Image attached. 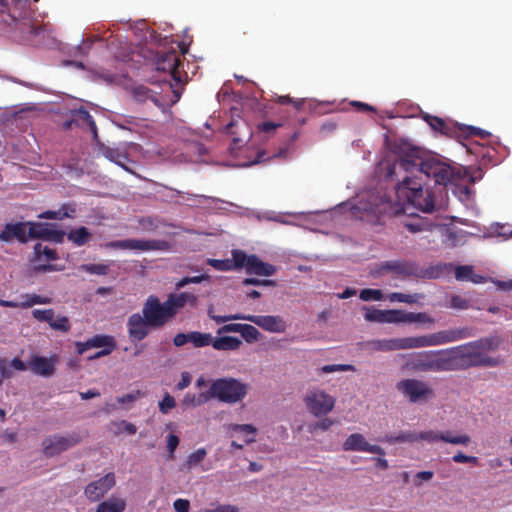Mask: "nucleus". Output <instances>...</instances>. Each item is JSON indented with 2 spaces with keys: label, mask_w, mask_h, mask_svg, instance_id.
Masks as SVG:
<instances>
[{
  "label": "nucleus",
  "mask_w": 512,
  "mask_h": 512,
  "mask_svg": "<svg viewBox=\"0 0 512 512\" xmlns=\"http://www.w3.org/2000/svg\"><path fill=\"white\" fill-rule=\"evenodd\" d=\"M401 172L407 175L397 184V194L406 197L409 204L425 213L434 211V193L423 189L417 180L418 174L432 178L435 183L444 186L462 178L460 167H454L435 156L424 158L420 149L407 145L400 147L399 157L389 166L386 177L393 179L394 175Z\"/></svg>",
  "instance_id": "f257e3e1"
},
{
  "label": "nucleus",
  "mask_w": 512,
  "mask_h": 512,
  "mask_svg": "<svg viewBox=\"0 0 512 512\" xmlns=\"http://www.w3.org/2000/svg\"><path fill=\"white\" fill-rule=\"evenodd\" d=\"M498 345L499 342L494 337L481 338L448 350L450 356L447 359H451L455 369L497 367L501 364V359L489 356L488 352L497 349Z\"/></svg>",
  "instance_id": "f03ea898"
},
{
  "label": "nucleus",
  "mask_w": 512,
  "mask_h": 512,
  "mask_svg": "<svg viewBox=\"0 0 512 512\" xmlns=\"http://www.w3.org/2000/svg\"><path fill=\"white\" fill-rule=\"evenodd\" d=\"M473 336V330L468 327L451 328L428 335L396 338L397 350H408L439 346Z\"/></svg>",
  "instance_id": "7ed1b4c3"
},
{
  "label": "nucleus",
  "mask_w": 512,
  "mask_h": 512,
  "mask_svg": "<svg viewBox=\"0 0 512 512\" xmlns=\"http://www.w3.org/2000/svg\"><path fill=\"white\" fill-rule=\"evenodd\" d=\"M447 350H429L407 354L403 368L414 372H444L455 370L451 359L441 357Z\"/></svg>",
  "instance_id": "20e7f679"
},
{
  "label": "nucleus",
  "mask_w": 512,
  "mask_h": 512,
  "mask_svg": "<svg viewBox=\"0 0 512 512\" xmlns=\"http://www.w3.org/2000/svg\"><path fill=\"white\" fill-rule=\"evenodd\" d=\"M164 326L149 298L143 304L142 314L133 313L127 320L128 336L132 342L144 340L151 332V329H158Z\"/></svg>",
  "instance_id": "39448f33"
},
{
  "label": "nucleus",
  "mask_w": 512,
  "mask_h": 512,
  "mask_svg": "<svg viewBox=\"0 0 512 512\" xmlns=\"http://www.w3.org/2000/svg\"><path fill=\"white\" fill-rule=\"evenodd\" d=\"M247 385L236 378L224 377L214 380L209 388L210 397L221 402L234 404L247 395Z\"/></svg>",
  "instance_id": "423d86ee"
},
{
  "label": "nucleus",
  "mask_w": 512,
  "mask_h": 512,
  "mask_svg": "<svg viewBox=\"0 0 512 512\" xmlns=\"http://www.w3.org/2000/svg\"><path fill=\"white\" fill-rule=\"evenodd\" d=\"M212 308L208 310V315L217 324L226 323L231 320H246L254 323L265 331L271 333H283L286 330V322L281 316L278 315H245L241 313L232 315H214Z\"/></svg>",
  "instance_id": "0eeeda50"
},
{
  "label": "nucleus",
  "mask_w": 512,
  "mask_h": 512,
  "mask_svg": "<svg viewBox=\"0 0 512 512\" xmlns=\"http://www.w3.org/2000/svg\"><path fill=\"white\" fill-rule=\"evenodd\" d=\"M150 302L158 313L159 317L163 321L164 325L175 317L178 310L183 308L187 303L194 306L197 303V297L188 292H181L179 294H170L167 300L163 303L160 302L159 298L150 295Z\"/></svg>",
  "instance_id": "6e6552de"
},
{
  "label": "nucleus",
  "mask_w": 512,
  "mask_h": 512,
  "mask_svg": "<svg viewBox=\"0 0 512 512\" xmlns=\"http://www.w3.org/2000/svg\"><path fill=\"white\" fill-rule=\"evenodd\" d=\"M106 248L135 251H169L171 244L162 239H124L114 240L105 244Z\"/></svg>",
  "instance_id": "1a4fd4ad"
},
{
  "label": "nucleus",
  "mask_w": 512,
  "mask_h": 512,
  "mask_svg": "<svg viewBox=\"0 0 512 512\" xmlns=\"http://www.w3.org/2000/svg\"><path fill=\"white\" fill-rule=\"evenodd\" d=\"M396 389L408 399L410 403L428 401L434 397V391L427 382L415 378L399 381Z\"/></svg>",
  "instance_id": "9d476101"
},
{
  "label": "nucleus",
  "mask_w": 512,
  "mask_h": 512,
  "mask_svg": "<svg viewBox=\"0 0 512 512\" xmlns=\"http://www.w3.org/2000/svg\"><path fill=\"white\" fill-rule=\"evenodd\" d=\"M307 410L315 417L329 414L335 406V398L321 389L309 390L303 399Z\"/></svg>",
  "instance_id": "9b49d317"
},
{
  "label": "nucleus",
  "mask_w": 512,
  "mask_h": 512,
  "mask_svg": "<svg viewBox=\"0 0 512 512\" xmlns=\"http://www.w3.org/2000/svg\"><path fill=\"white\" fill-rule=\"evenodd\" d=\"M81 441L82 437L77 432L67 433L66 435L54 434L43 440V453L46 457H54L76 446Z\"/></svg>",
  "instance_id": "f8f14e48"
},
{
  "label": "nucleus",
  "mask_w": 512,
  "mask_h": 512,
  "mask_svg": "<svg viewBox=\"0 0 512 512\" xmlns=\"http://www.w3.org/2000/svg\"><path fill=\"white\" fill-rule=\"evenodd\" d=\"M37 2L38 0H33ZM0 13L7 14L12 22L18 21L29 28L30 33H37V29L27 21L30 15V0H0Z\"/></svg>",
  "instance_id": "ddd939ff"
},
{
  "label": "nucleus",
  "mask_w": 512,
  "mask_h": 512,
  "mask_svg": "<svg viewBox=\"0 0 512 512\" xmlns=\"http://www.w3.org/2000/svg\"><path fill=\"white\" fill-rule=\"evenodd\" d=\"M181 55L174 49L158 52L156 57V69L158 71L168 72L171 77L179 82L181 81L182 71Z\"/></svg>",
  "instance_id": "4468645a"
},
{
  "label": "nucleus",
  "mask_w": 512,
  "mask_h": 512,
  "mask_svg": "<svg viewBox=\"0 0 512 512\" xmlns=\"http://www.w3.org/2000/svg\"><path fill=\"white\" fill-rule=\"evenodd\" d=\"M28 236L30 239H42L62 243L65 232L54 228V224L30 222L28 228Z\"/></svg>",
  "instance_id": "2eb2a0df"
},
{
  "label": "nucleus",
  "mask_w": 512,
  "mask_h": 512,
  "mask_svg": "<svg viewBox=\"0 0 512 512\" xmlns=\"http://www.w3.org/2000/svg\"><path fill=\"white\" fill-rule=\"evenodd\" d=\"M116 484V477L113 472L107 473L100 479L89 483L84 490L85 496L92 502L103 498Z\"/></svg>",
  "instance_id": "dca6fc26"
},
{
  "label": "nucleus",
  "mask_w": 512,
  "mask_h": 512,
  "mask_svg": "<svg viewBox=\"0 0 512 512\" xmlns=\"http://www.w3.org/2000/svg\"><path fill=\"white\" fill-rule=\"evenodd\" d=\"M342 448L344 451L368 452L379 456H385V450L382 447L370 444L364 435L360 433H353L349 435L343 442Z\"/></svg>",
  "instance_id": "f3484780"
},
{
  "label": "nucleus",
  "mask_w": 512,
  "mask_h": 512,
  "mask_svg": "<svg viewBox=\"0 0 512 512\" xmlns=\"http://www.w3.org/2000/svg\"><path fill=\"white\" fill-rule=\"evenodd\" d=\"M29 223L30 222L7 223L0 232V240L8 243L15 239L20 243H26L30 239L27 229V227L29 228Z\"/></svg>",
  "instance_id": "a211bd4d"
},
{
  "label": "nucleus",
  "mask_w": 512,
  "mask_h": 512,
  "mask_svg": "<svg viewBox=\"0 0 512 512\" xmlns=\"http://www.w3.org/2000/svg\"><path fill=\"white\" fill-rule=\"evenodd\" d=\"M57 356L44 357L34 355L31 357L28 365L29 369L36 375L43 377H50L55 372V365L57 363Z\"/></svg>",
  "instance_id": "6ab92c4d"
},
{
  "label": "nucleus",
  "mask_w": 512,
  "mask_h": 512,
  "mask_svg": "<svg viewBox=\"0 0 512 512\" xmlns=\"http://www.w3.org/2000/svg\"><path fill=\"white\" fill-rule=\"evenodd\" d=\"M116 341L111 335L97 334L85 342H76L78 354H83L90 348L116 349Z\"/></svg>",
  "instance_id": "aec40b11"
},
{
  "label": "nucleus",
  "mask_w": 512,
  "mask_h": 512,
  "mask_svg": "<svg viewBox=\"0 0 512 512\" xmlns=\"http://www.w3.org/2000/svg\"><path fill=\"white\" fill-rule=\"evenodd\" d=\"M380 270L390 271L402 277L420 276L419 270L415 264L400 260L386 261L381 265Z\"/></svg>",
  "instance_id": "412c9836"
},
{
  "label": "nucleus",
  "mask_w": 512,
  "mask_h": 512,
  "mask_svg": "<svg viewBox=\"0 0 512 512\" xmlns=\"http://www.w3.org/2000/svg\"><path fill=\"white\" fill-rule=\"evenodd\" d=\"M399 310H380L376 308L367 309L364 318L369 322L398 323Z\"/></svg>",
  "instance_id": "4be33fe9"
},
{
  "label": "nucleus",
  "mask_w": 512,
  "mask_h": 512,
  "mask_svg": "<svg viewBox=\"0 0 512 512\" xmlns=\"http://www.w3.org/2000/svg\"><path fill=\"white\" fill-rule=\"evenodd\" d=\"M423 119L431 127L432 130L440 132L442 135L452 137L454 134H458L459 132V127H457L455 124L446 122L440 117L425 114Z\"/></svg>",
  "instance_id": "5701e85b"
},
{
  "label": "nucleus",
  "mask_w": 512,
  "mask_h": 512,
  "mask_svg": "<svg viewBox=\"0 0 512 512\" xmlns=\"http://www.w3.org/2000/svg\"><path fill=\"white\" fill-rule=\"evenodd\" d=\"M247 274L258 276H272L276 273V267L270 263L262 261L257 255H250V261L246 270Z\"/></svg>",
  "instance_id": "b1692460"
},
{
  "label": "nucleus",
  "mask_w": 512,
  "mask_h": 512,
  "mask_svg": "<svg viewBox=\"0 0 512 512\" xmlns=\"http://www.w3.org/2000/svg\"><path fill=\"white\" fill-rule=\"evenodd\" d=\"M75 126L89 129L97 137V126L92 115L84 107L71 111Z\"/></svg>",
  "instance_id": "393cba45"
},
{
  "label": "nucleus",
  "mask_w": 512,
  "mask_h": 512,
  "mask_svg": "<svg viewBox=\"0 0 512 512\" xmlns=\"http://www.w3.org/2000/svg\"><path fill=\"white\" fill-rule=\"evenodd\" d=\"M248 134V128L243 120H231L225 127L224 132L232 136V149L240 147L244 143L241 137L242 131Z\"/></svg>",
  "instance_id": "a878e982"
},
{
  "label": "nucleus",
  "mask_w": 512,
  "mask_h": 512,
  "mask_svg": "<svg viewBox=\"0 0 512 512\" xmlns=\"http://www.w3.org/2000/svg\"><path fill=\"white\" fill-rule=\"evenodd\" d=\"M212 347L218 351H234L240 348L242 341L233 336H222L216 339L212 338Z\"/></svg>",
  "instance_id": "bb28decb"
},
{
  "label": "nucleus",
  "mask_w": 512,
  "mask_h": 512,
  "mask_svg": "<svg viewBox=\"0 0 512 512\" xmlns=\"http://www.w3.org/2000/svg\"><path fill=\"white\" fill-rule=\"evenodd\" d=\"M133 97L138 102H146L148 100L152 101L156 106L162 107L163 104L158 99V92L153 91L147 86L139 85L134 87L133 89Z\"/></svg>",
  "instance_id": "cd10ccee"
},
{
  "label": "nucleus",
  "mask_w": 512,
  "mask_h": 512,
  "mask_svg": "<svg viewBox=\"0 0 512 512\" xmlns=\"http://www.w3.org/2000/svg\"><path fill=\"white\" fill-rule=\"evenodd\" d=\"M428 323L433 324L435 322L434 318L428 315L425 312H407L404 310H399L398 323Z\"/></svg>",
  "instance_id": "c85d7f7f"
},
{
  "label": "nucleus",
  "mask_w": 512,
  "mask_h": 512,
  "mask_svg": "<svg viewBox=\"0 0 512 512\" xmlns=\"http://www.w3.org/2000/svg\"><path fill=\"white\" fill-rule=\"evenodd\" d=\"M455 278L458 281H471L475 284L485 282L481 275L474 274L473 267L469 265H459L455 268Z\"/></svg>",
  "instance_id": "c756f323"
},
{
  "label": "nucleus",
  "mask_w": 512,
  "mask_h": 512,
  "mask_svg": "<svg viewBox=\"0 0 512 512\" xmlns=\"http://www.w3.org/2000/svg\"><path fill=\"white\" fill-rule=\"evenodd\" d=\"M125 508L126 502L124 499L112 496L99 503L95 512H123Z\"/></svg>",
  "instance_id": "7c9ffc66"
},
{
  "label": "nucleus",
  "mask_w": 512,
  "mask_h": 512,
  "mask_svg": "<svg viewBox=\"0 0 512 512\" xmlns=\"http://www.w3.org/2000/svg\"><path fill=\"white\" fill-rule=\"evenodd\" d=\"M58 259L57 252L54 249L44 246L41 243H36L34 246L33 257L31 262L37 263L40 261H53Z\"/></svg>",
  "instance_id": "2f4dec72"
},
{
  "label": "nucleus",
  "mask_w": 512,
  "mask_h": 512,
  "mask_svg": "<svg viewBox=\"0 0 512 512\" xmlns=\"http://www.w3.org/2000/svg\"><path fill=\"white\" fill-rule=\"evenodd\" d=\"M103 155L108 160L116 163L125 170L129 171V169L125 166V163L128 161V156L122 149L114 147H105L103 149Z\"/></svg>",
  "instance_id": "473e14b6"
},
{
  "label": "nucleus",
  "mask_w": 512,
  "mask_h": 512,
  "mask_svg": "<svg viewBox=\"0 0 512 512\" xmlns=\"http://www.w3.org/2000/svg\"><path fill=\"white\" fill-rule=\"evenodd\" d=\"M380 441L387 442L389 444L396 443H414L419 441L418 433L414 431H403L398 435H385Z\"/></svg>",
  "instance_id": "72a5a7b5"
},
{
  "label": "nucleus",
  "mask_w": 512,
  "mask_h": 512,
  "mask_svg": "<svg viewBox=\"0 0 512 512\" xmlns=\"http://www.w3.org/2000/svg\"><path fill=\"white\" fill-rule=\"evenodd\" d=\"M91 236V233L86 227L80 226L76 229H72L67 234V239L73 242L76 246H83L90 241Z\"/></svg>",
  "instance_id": "f704fd0d"
},
{
  "label": "nucleus",
  "mask_w": 512,
  "mask_h": 512,
  "mask_svg": "<svg viewBox=\"0 0 512 512\" xmlns=\"http://www.w3.org/2000/svg\"><path fill=\"white\" fill-rule=\"evenodd\" d=\"M76 210L72 205L65 204L58 211H45L39 215L40 218L62 220L74 217Z\"/></svg>",
  "instance_id": "c9c22d12"
},
{
  "label": "nucleus",
  "mask_w": 512,
  "mask_h": 512,
  "mask_svg": "<svg viewBox=\"0 0 512 512\" xmlns=\"http://www.w3.org/2000/svg\"><path fill=\"white\" fill-rule=\"evenodd\" d=\"M366 345L374 351L388 352L397 350L396 338L372 340L368 341Z\"/></svg>",
  "instance_id": "e433bc0d"
},
{
  "label": "nucleus",
  "mask_w": 512,
  "mask_h": 512,
  "mask_svg": "<svg viewBox=\"0 0 512 512\" xmlns=\"http://www.w3.org/2000/svg\"><path fill=\"white\" fill-rule=\"evenodd\" d=\"M452 268V264L438 263L428 267L420 276L428 279H437L445 275Z\"/></svg>",
  "instance_id": "4c0bfd02"
},
{
  "label": "nucleus",
  "mask_w": 512,
  "mask_h": 512,
  "mask_svg": "<svg viewBox=\"0 0 512 512\" xmlns=\"http://www.w3.org/2000/svg\"><path fill=\"white\" fill-rule=\"evenodd\" d=\"M231 254L232 259H230V262L232 264V270H238L242 268L247 270L250 261V255H247L246 252L240 249H233Z\"/></svg>",
  "instance_id": "58836bf2"
},
{
  "label": "nucleus",
  "mask_w": 512,
  "mask_h": 512,
  "mask_svg": "<svg viewBox=\"0 0 512 512\" xmlns=\"http://www.w3.org/2000/svg\"><path fill=\"white\" fill-rule=\"evenodd\" d=\"M211 399L209 390L206 393L196 395L194 393H186L182 399V405L185 407L200 406Z\"/></svg>",
  "instance_id": "ea45409f"
},
{
  "label": "nucleus",
  "mask_w": 512,
  "mask_h": 512,
  "mask_svg": "<svg viewBox=\"0 0 512 512\" xmlns=\"http://www.w3.org/2000/svg\"><path fill=\"white\" fill-rule=\"evenodd\" d=\"M212 335L210 333H202L198 331L189 332V343L194 348H202L211 345Z\"/></svg>",
  "instance_id": "a19ab883"
},
{
  "label": "nucleus",
  "mask_w": 512,
  "mask_h": 512,
  "mask_svg": "<svg viewBox=\"0 0 512 512\" xmlns=\"http://www.w3.org/2000/svg\"><path fill=\"white\" fill-rule=\"evenodd\" d=\"M441 441L453 445L467 446L471 442V437L467 434L453 435L451 431L441 432Z\"/></svg>",
  "instance_id": "79ce46f5"
},
{
  "label": "nucleus",
  "mask_w": 512,
  "mask_h": 512,
  "mask_svg": "<svg viewBox=\"0 0 512 512\" xmlns=\"http://www.w3.org/2000/svg\"><path fill=\"white\" fill-rule=\"evenodd\" d=\"M22 302H18V308H29L36 304H48L50 303V298L42 297L36 294H24L22 295Z\"/></svg>",
  "instance_id": "37998d69"
},
{
  "label": "nucleus",
  "mask_w": 512,
  "mask_h": 512,
  "mask_svg": "<svg viewBox=\"0 0 512 512\" xmlns=\"http://www.w3.org/2000/svg\"><path fill=\"white\" fill-rule=\"evenodd\" d=\"M424 298L423 294L415 293V294H405L401 292H393L389 294L388 299L391 302H402L407 304L416 303L419 299Z\"/></svg>",
  "instance_id": "c03bdc74"
},
{
  "label": "nucleus",
  "mask_w": 512,
  "mask_h": 512,
  "mask_svg": "<svg viewBox=\"0 0 512 512\" xmlns=\"http://www.w3.org/2000/svg\"><path fill=\"white\" fill-rule=\"evenodd\" d=\"M459 132L458 135L464 136V137H479L481 139H486L491 135L490 132L482 130L480 128H476L473 126H459L458 128Z\"/></svg>",
  "instance_id": "a18cd8bd"
},
{
  "label": "nucleus",
  "mask_w": 512,
  "mask_h": 512,
  "mask_svg": "<svg viewBox=\"0 0 512 512\" xmlns=\"http://www.w3.org/2000/svg\"><path fill=\"white\" fill-rule=\"evenodd\" d=\"M206 456H207L206 449L199 448L187 457L183 466L187 470H190L192 467L200 464L205 459Z\"/></svg>",
  "instance_id": "49530a36"
},
{
  "label": "nucleus",
  "mask_w": 512,
  "mask_h": 512,
  "mask_svg": "<svg viewBox=\"0 0 512 512\" xmlns=\"http://www.w3.org/2000/svg\"><path fill=\"white\" fill-rule=\"evenodd\" d=\"M230 429L234 432H241V433H244V434H251L252 437L251 438H246L245 439V443L246 444H251L253 442H255V434L257 432V429L256 427H254L253 425L251 424H232L230 426Z\"/></svg>",
  "instance_id": "de8ad7c7"
},
{
  "label": "nucleus",
  "mask_w": 512,
  "mask_h": 512,
  "mask_svg": "<svg viewBox=\"0 0 512 512\" xmlns=\"http://www.w3.org/2000/svg\"><path fill=\"white\" fill-rule=\"evenodd\" d=\"M241 336L248 343H253L259 340L260 332L250 324H243L240 331Z\"/></svg>",
  "instance_id": "09e8293b"
},
{
  "label": "nucleus",
  "mask_w": 512,
  "mask_h": 512,
  "mask_svg": "<svg viewBox=\"0 0 512 512\" xmlns=\"http://www.w3.org/2000/svg\"><path fill=\"white\" fill-rule=\"evenodd\" d=\"M81 270L96 275H106L109 272V266L106 264H83Z\"/></svg>",
  "instance_id": "8fccbe9b"
},
{
  "label": "nucleus",
  "mask_w": 512,
  "mask_h": 512,
  "mask_svg": "<svg viewBox=\"0 0 512 512\" xmlns=\"http://www.w3.org/2000/svg\"><path fill=\"white\" fill-rule=\"evenodd\" d=\"M50 327L54 330L61 331V332H68L71 328L70 321L68 317L66 316H59L55 319V316L53 317V321L50 322Z\"/></svg>",
  "instance_id": "3c124183"
},
{
  "label": "nucleus",
  "mask_w": 512,
  "mask_h": 512,
  "mask_svg": "<svg viewBox=\"0 0 512 512\" xmlns=\"http://www.w3.org/2000/svg\"><path fill=\"white\" fill-rule=\"evenodd\" d=\"M359 297L363 301H380L383 294L381 290L366 288L360 291Z\"/></svg>",
  "instance_id": "603ef678"
},
{
  "label": "nucleus",
  "mask_w": 512,
  "mask_h": 512,
  "mask_svg": "<svg viewBox=\"0 0 512 512\" xmlns=\"http://www.w3.org/2000/svg\"><path fill=\"white\" fill-rule=\"evenodd\" d=\"M355 368L353 365H349V364H329V365H324L322 366L319 371L322 373V374H328V373H333V372H344V371H354Z\"/></svg>",
  "instance_id": "864d4df0"
},
{
  "label": "nucleus",
  "mask_w": 512,
  "mask_h": 512,
  "mask_svg": "<svg viewBox=\"0 0 512 512\" xmlns=\"http://www.w3.org/2000/svg\"><path fill=\"white\" fill-rule=\"evenodd\" d=\"M449 307L459 310H466L471 307V303L460 295H451L449 299Z\"/></svg>",
  "instance_id": "5fc2aeb1"
},
{
  "label": "nucleus",
  "mask_w": 512,
  "mask_h": 512,
  "mask_svg": "<svg viewBox=\"0 0 512 512\" xmlns=\"http://www.w3.org/2000/svg\"><path fill=\"white\" fill-rule=\"evenodd\" d=\"M402 225L412 233L421 232L426 227V222L421 218L403 221Z\"/></svg>",
  "instance_id": "6e6d98bb"
},
{
  "label": "nucleus",
  "mask_w": 512,
  "mask_h": 512,
  "mask_svg": "<svg viewBox=\"0 0 512 512\" xmlns=\"http://www.w3.org/2000/svg\"><path fill=\"white\" fill-rule=\"evenodd\" d=\"M32 314L38 321L47 322L48 324L53 321V317L55 316L54 310L52 309H35Z\"/></svg>",
  "instance_id": "4d7b16f0"
},
{
  "label": "nucleus",
  "mask_w": 512,
  "mask_h": 512,
  "mask_svg": "<svg viewBox=\"0 0 512 512\" xmlns=\"http://www.w3.org/2000/svg\"><path fill=\"white\" fill-rule=\"evenodd\" d=\"M207 264L219 271H231L230 259H208Z\"/></svg>",
  "instance_id": "13d9d810"
},
{
  "label": "nucleus",
  "mask_w": 512,
  "mask_h": 512,
  "mask_svg": "<svg viewBox=\"0 0 512 512\" xmlns=\"http://www.w3.org/2000/svg\"><path fill=\"white\" fill-rule=\"evenodd\" d=\"M175 406L176 401L169 393H166L163 399L159 402V410L162 414H167Z\"/></svg>",
  "instance_id": "bf43d9fd"
},
{
  "label": "nucleus",
  "mask_w": 512,
  "mask_h": 512,
  "mask_svg": "<svg viewBox=\"0 0 512 512\" xmlns=\"http://www.w3.org/2000/svg\"><path fill=\"white\" fill-rule=\"evenodd\" d=\"M440 436H441V432L433 431V430L418 433L419 440H423V441H426L429 443L441 441Z\"/></svg>",
  "instance_id": "052dcab7"
},
{
  "label": "nucleus",
  "mask_w": 512,
  "mask_h": 512,
  "mask_svg": "<svg viewBox=\"0 0 512 512\" xmlns=\"http://www.w3.org/2000/svg\"><path fill=\"white\" fill-rule=\"evenodd\" d=\"M242 284L244 286H276V281L269 279L260 280L258 278H245L243 279Z\"/></svg>",
  "instance_id": "680f3d73"
},
{
  "label": "nucleus",
  "mask_w": 512,
  "mask_h": 512,
  "mask_svg": "<svg viewBox=\"0 0 512 512\" xmlns=\"http://www.w3.org/2000/svg\"><path fill=\"white\" fill-rule=\"evenodd\" d=\"M453 462L455 463H471L473 465L479 464V458L476 456H468L463 454L462 452H458L452 457Z\"/></svg>",
  "instance_id": "e2e57ef3"
},
{
  "label": "nucleus",
  "mask_w": 512,
  "mask_h": 512,
  "mask_svg": "<svg viewBox=\"0 0 512 512\" xmlns=\"http://www.w3.org/2000/svg\"><path fill=\"white\" fill-rule=\"evenodd\" d=\"M179 437L175 434H169L167 438V449L169 451V458L174 459V453L179 445Z\"/></svg>",
  "instance_id": "0e129e2a"
},
{
  "label": "nucleus",
  "mask_w": 512,
  "mask_h": 512,
  "mask_svg": "<svg viewBox=\"0 0 512 512\" xmlns=\"http://www.w3.org/2000/svg\"><path fill=\"white\" fill-rule=\"evenodd\" d=\"M281 126H282L281 123L266 121V122L259 123L257 125V128L260 132L271 134V133L275 132V130L278 127H281Z\"/></svg>",
  "instance_id": "69168bd1"
},
{
  "label": "nucleus",
  "mask_w": 512,
  "mask_h": 512,
  "mask_svg": "<svg viewBox=\"0 0 512 512\" xmlns=\"http://www.w3.org/2000/svg\"><path fill=\"white\" fill-rule=\"evenodd\" d=\"M242 325L243 324L240 323L225 324L217 330V334L222 335L229 332L240 333Z\"/></svg>",
  "instance_id": "338daca9"
},
{
  "label": "nucleus",
  "mask_w": 512,
  "mask_h": 512,
  "mask_svg": "<svg viewBox=\"0 0 512 512\" xmlns=\"http://www.w3.org/2000/svg\"><path fill=\"white\" fill-rule=\"evenodd\" d=\"M173 507L177 512H188L190 508V503L186 499H176L173 503Z\"/></svg>",
  "instance_id": "774afa93"
}]
</instances>
